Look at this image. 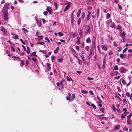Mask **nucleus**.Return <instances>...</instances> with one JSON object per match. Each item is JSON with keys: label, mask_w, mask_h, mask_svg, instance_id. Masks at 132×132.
<instances>
[{"label": "nucleus", "mask_w": 132, "mask_h": 132, "mask_svg": "<svg viewBox=\"0 0 132 132\" xmlns=\"http://www.w3.org/2000/svg\"><path fill=\"white\" fill-rule=\"evenodd\" d=\"M110 27L112 28H115L114 27V24L113 22H112L111 24Z\"/></svg>", "instance_id": "28"}, {"label": "nucleus", "mask_w": 132, "mask_h": 132, "mask_svg": "<svg viewBox=\"0 0 132 132\" xmlns=\"http://www.w3.org/2000/svg\"><path fill=\"white\" fill-rule=\"evenodd\" d=\"M123 129L124 131H127L128 130V128L126 127H124L123 128Z\"/></svg>", "instance_id": "48"}, {"label": "nucleus", "mask_w": 132, "mask_h": 132, "mask_svg": "<svg viewBox=\"0 0 132 132\" xmlns=\"http://www.w3.org/2000/svg\"><path fill=\"white\" fill-rule=\"evenodd\" d=\"M9 5V4L8 3H5V4L2 10V12L3 14L8 13L7 7Z\"/></svg>", "instance_id": "1"}, {"label": "nucleus", "mask_w": 132, "mask_h": 132, "mask_svg": "<svg viewBox=\"0 0 132 132\" xmlns=\"http://www.w3.org/2000/svg\"><path fill=\"white\" fill-rule=\"evenodd\" d=\"M57 34L60 37H61L63 35V34L62 33L60 32H58Z\"/></svg>", "instance_id": "29"}, {"label": "nucleus", "mask_w": 132, "mask_h": 132, "mask_svg": "<svg viewBox=\"0 0 132 132\" xmlns=\"http://www.w3.org/2000/svg\"><path fill=\"white\" fill-rule=\"evenodd\" d=\"M117 29L119 30H121V32H122V27L121 26H120V25H118L117 26Z\"/></svg>", "instance_id": "15"}, {"label": "nucleus", "mask_w": 132, "mask_h": 132, "mask_svg": "<svg viewBox=\"0 0 132 132\" xmlns=\"http://www.w3.org/2000/svg\"><path fill=\"white\" fill-rule=\"evenodd\" d=\"M91 42V40L90 39V38H87L86 40V42L87 43H90Z\"/></svg>", "instance_id": "31"}, {"label": "nucleus", "mask_w": 132, "mask_h": 132, "mask_svg": "<svg viewBox=\"0 0 132 132\" xmlns=\"http://www.w3.org/2000/svg\"><path fill=\"white\" fill-rule=\"evenodd\" d=\"M74 19V18L73 17L71 16L70 20L71 21V24L72 25L73 24Z\"/></svg>", "instance_id": "20"}, {"label": "nucleus", "mask_w": 132, "mask_h": 132, "mask_svg": "<svg viewBox=\"0 0 132 132\" xmlns=\"http://www.w3.org/2000/svg\"><path fill=\"white\" fill-rule=\"evenodd\" d=\"M112 108L113 109L114 111L115 112L116 111V108L115 107V106L114 105H112Z\"/></svg>", "instance_id": "44"}, {"label": "nucleus", "mask_w": 132, "mask_h": 132, "mask_svg": "<svg viewBox=\"0 0 132 132\" xmlns=\"http://www.w3.org/2000/svg\"><path fill=\"white\" fill-rule=\"evenodd\" d=\"M38 40L39 41H40V40H42L43 38V37L42 36H38Z\"/></svg>", "instance_id": "24"}, {"label": "nucleus", "mask_w": 132, "mask_h": 132, "mask_svg": "<svg viewBox=\"0 0 132 132\" xmlns=\"http://www.w3.org/2000/svg\"><path fill=\"white\" fill-rule=\"evenodd\" d=\"M113 54V52L112 51H110L108 55H112Z\"/></svg>", "instance_id": "60"}, {"label": "nucleus", "mask_w": 132, "mask_h": 132, "mask_svg": "<svg viewBox=\"0 0 132 132\" xmlns=\"http://www.w3.org/2000/svg\"><path fill=\"white\" fill-rule=\"evenodd\" d=\"M78 31L79 34L83 33L82 30L81 29H79Z\"/></svg>", "instance_id": "37"}, {"label": "nucleus", "mask_w": 132, "mask_h": 132, "mask_svg": "<svg viewBox=\"0 0 132 132\" xmlns=\"http://www.w3.org/2000/svg\"><path fill=\"white\" fill-rule=\"evenodd\" d=\"M8 13L3 14V18L5 20L7 21L8 20Z\"/></svg>", "instance_id": "5"}, {"label": "nucleus", "mask_w": 132, "mask_h": 132, "mask_svg": "<svg viewBox=\"0 0 132 132\" xmlns=\"http://www.w3.org/2000/svg\"><path fill=\"white\" fill-rule=\"evenodd\" d=\"M47 68H49V69H51V68L50 67L51 65L50 64H49L48 63H47Z\"/></svg>", "instance_id": "49"}, {"label": "nucleus", "mask_w": 132, "mask_h": 132, "mask_svg": "<svg viewBox=\"0 0 132 132\" xmlns=\"http://www.w3.org/2000/svg\"><path fill=\"white\" fill-rule=\"evenodd\" d=\"M24 60H21V63H20V65L21 67L23 66L25 64V63H24Z\"/></svg>", "instance_id": "21"}, {"label": "nucleus", "mask_w": 132, "mask_h": 132, "mask_svg": "<svg viewBox=\"0 0 132 132\" xmlns=\"http://www.w3.org/2000/svg\"><path fill=\"white\" fill-rule=\"evenodd\" d=\"M103 69H104L105 68V66L106 64V60L104 58L103 59Z\"/></svg>", "instance_id": "7"}, {"label": "nucleus", "mask_w": 132, "mask_h": 132, "mask_svg": "<svg viewBox=\"0 0 132 132\" xmlns=\"http://www.w3.org/2000/svg\"><path fill=\"white\" fill-rule=\"evenodd\" d=\"M47 50H40L39 51V52H42L43 54H47Z\"/></svg>", "instance_id": "25"}, {"label": "nucleus", "mask_w": 132, "mask_h": 132, "mask_svg": "<svg viewBox=\"0 0 132 132\" xmlns=\"http://www.w3.org/2000/svg\"><path fill=\"white\" fill-rule=\"evenodd\" d=\"M125 47H127L128 46H132V44H126L125 45Z\"/></svg>", "instance_id": "42"}, {"label": "nucleus", "mask_w": 132, "mask_h": 132, "mask_svg": "<svg viewBox=\"0 0 132 132\" xmlns=\"http://www.w3.org/2000/svg\"><path fill=\"white\" fill-rule=\"evenodd\" d=\"M58 62L59 63H62L63 62V59L62 58H59L57 59Z\"/></svg>", "instance_id": "23"}, {"label": "nucleus", "mask_w": 132, "mask_h": 132, "mask_svg": "<svg viewBox=\"0 0 132 132\" xmlns=\"http://www.w3.org/2000/svg\"><path fill=\"white\" fill-rule=\"evenodd\" d=\"M98 106L99 107H101L102 106V105L101 103V102L100 101L98 102Z\"/></svg>", "instance_id": "39"}, {"label": "nucleus", "mask_w": 132, "mask_h": 132, "mask_svg": "<svg viewBox=\"0 0 132 132\" xmlns=\"http://www.w3.org/2000/svg\"><path fill=\"white\" fill-rule=\"evenodd\" d=\"M48 13V12L47 11H44L43 12V14L45 16H47V14Z\"/></svg>", "instance_id": "41"}, {"label": "nucleus", "mask_w": 132, "mask_h": 132, "mask_svg": "<svg viewBox=\"0 0 132 132\" xmlns=\"http://www.w3.org/2000/svg\"><path fill=\"white\" fill-rule=\"evenodd\" d=\"M75 94H73L72 95L71 98V101H73L74 100V99H75Z\"/></svg>", "instance_id": "26"}, {"label": "nucleus", "mask_w": 132, "mask_h": 132, "mask_svg": "<svg viewBox=\"0 0 132 132\" xmlns=\"http://www.w3.org/2000/svg\"><path fill=\"white\" fill-rule=\"evenodd\" d=\"M81 92L83 94H87L88 93V92L87 91H86L84 90H81Z\"/></svg>", "instance_id": "33"}, {"label": "nucleus", "mask_w": 132, "mask_h": 132, "mask_svg": "<svg viewBox=\"0 0 132 132\" xmlns=\"http://www.w3.org/2000/svg\"><path fill=\"white\" fill-rule=\"evenodd\" d=\"M111 15L109 13H107L106 15V19H108L110 16Z\"/></svg>", "instance_id": "34"}, {"label": "nucleus", "mask_w": 132, "mask_h": 132, "mask_svg": "<svg viewBox=\"0 0 132 132\" xmlns=\"http://www.w3.org/2000/svg\"><path fill=\"white\" fill-rule=\"evenodd\" d=\"M120 126L119 125H118L116 126L114 128L115 130L119 129L120 128Z\"/></svg>", "instance_id": "27"}, {"label": "nucleus", "mask_w": 132, "mask_h": 132, "mask_svg": "<svg viewBox=\"0 0 132 132\" xmlns=\"http://www.w3.org/2000/svg\"><path fill=\"white\" fill-rule=\"evenodd\" d=\"M122 84L124 85H125L126 84V82L125 80H122Z\"/></svg>", "instance_id": "57"}, {"label": "nucleus", "mask_w": 132, "mask_h": 132, "mask_svg": "<svg viewBox=\"0 0 132 132\" xmlns=\"http://www.w3.org/2000/svg\"><path fill=\"white\" fill-rule=\"evenodd\" d=\"M54 5L55 7V10H57L58 7V5L57 2H54Z\"/></svg>", "instance_id": "19"}, {"label": "nucleus", "mask_w": 132, "mask_h": 132, "mask_svg": "<svg viewBox=\"0 0 132 132\" xmlns=\"http://www.w3.org/2000/svg\"><path fill=\"white\" fill-rule=\"evenodd\" d=\"M0 30L2 32L3 35H6L7 30L3 26L0 27Z\"/></svg>", "instance_id": "2"}, {"label": "nucleus", "mask_w": 132, "mask_h": 132, "mask_svg": "<svg viewBox=\"0 0 132 132\" xmlns=\"http://www.w3.org/2000/svg\"><path fill=\"white\" fill-rule=\"evenodd\" d=\"M22 29L24 31V32H28V30L25 28H22Z\"/></svg>", "instance_id": "55"}, {"label": "nucleus", "mask_w": 132, "mask_h": 132, "mask_svg": "<svg viewBox=\"0 0 132 132\" xmlns=\"http://www.w3.org/2000/svg\"><path fill=\"white\" fill-rule=\"evenodd\" d=\"M126 95L128 97H130V94L129 92L126 93Z\"/></svg>", "instance_id": "38"}, {"label": "nucleus", "mask_w": 132, "mask_h": 132, "mask_svg": "<svg viewBox=\"0 0 132 132\" xmlns=\"http://www.w3.org/2000/svg\"><path fill=\"white\" fill-rule=\"evenodd\" d=\"M104 109L103 108H101L100 109V111L102 112L103 113H104Z\"/></svg>", "instance_id": "36"}, {"label": "nucleus", "mask_w": 132, "mask_h": 132, "mask_svg": "<svg viewBox=\"0 0 132 132\" xmlns=\"http://www.w3.org/2000/svg\"><path fill=\"white\" fill-rule=\"evenodd\" d=\"M68 95L66 97V100H69V101H70V97L71 96V94L70 93L68 94Z\"/></svg>", "instance_id": "12"}, {"label": "nucleus", "mask_w": 132, "mask_h": 132, "mask_svg": "<svg viewBox=\"0 0 132 132\" xmlns=\"http://www.w3.org/2000/svg\"><path fill=\"white\" fill-rule=\"evenodd\" d=\"M59 49V47H57L56 49L54 50V53L55 54L57 53Z\"/></svg>", "instance_id": "17"}, {"label": "nucleus", "mask_w": 132, "mask_h": 132, "mask_svg": "<svg viewBox=\"0 0 132 132\" xmlns=\"http://www.w3.org/2000/svg\"><path fill=\"white\" fill-rule=\"evenodd\" d=\"M51 61H52V62H53V60L55 58V57L54 56V55H52L51 56Z\"/></svg>", "instance_id": "45"}, {"label": "nucleus", "mask_w": 132, "mask_h": 132, "mask_svg": "<svg viewBox=\"0 0 132 132\" xmlns=\"http://www.w3.org/2000/svg\"><path fill=\"white\" fill-rule=\"evenodd\" d=\"M90 25H88L87 26V28L86 29V31L85 32L87 33H90Z\"/></svg>", "instance_id": "10"}, {"label": "nucleus", "mask_w": 132, "mask_h": 132, "mask_svg": "<svg viewBox=\"0 0 132 132\" xmlns=\"http://www.w3.org/2000/svg\"><path fill=\"white\" fill-rule=\"evenodd\" d=\"M114 70H118V67L117 65H116L114 67Z\"/></svg>", "instance_id": "40"}, {"label": "nucleus", "mask_w": 132, "mask_h": 132, "mask_svg": "<svg viewBox=\"0 0 132 132\" xmlns=\"http://www.w3.org/2000/svg\"><path fill=\"white\" fill-rule=\"evenodd\" d=\"M70 5L71 3L70 2H69L67 3V4L64 10V12H65V11L68 10L70 6Z\"/></svg>", "instance_id": "4"}, {"label": "nucleus", "mask_w": 132, "mask_h": 132, "mask_svg": "<svg viewBox=\"0 0 132 132\" xmlns=\"http://www.w3.org/2000/svg\"><path fill=\"white\" fill-rule=\"evenodd\" d=\"M32 60L34 62H36L37 60V59L35 57H33L32 58Z\"/></svg>", "instance_id": "64"}, {"label": "nucleus", "mask_w": 132, "mask_h": 132, "mask_svg": "<svg viewBox=\"0 0 132 132\" xmlns=\"http://www.w3.org/2000/svg\"><path fill=\"white\" fill-rule=\"evenodd\" d=\"M11 50L12 51H13V52H15V49L14 47L13 46H11Z\"/></svg>", "instance_id": "43"}, {"label": "nucleus", "mask_w": 132, "mask_h": 132, "mask_svg": "<svg viewBox=\"0 0 132 132\" xmlns=\"http://www.w3.org/2000/svg\"><path fill=\"white\" fill-rule=\"evenodd\" d=\"M123 110L124 111V113H127V110L126 108H123Z\"/></svg>", "instance_id": "46"}, {"label": "nucleus", "mask_w": 132, "mask_h": 132, "mask_svg": "<svg viewBox=\"0 0 132 132\" xmlns=\"http://www.w3.org/2000/svg\"><path fill=\"white\" fill-rule=\"evenodd\" d=\"M117 5L118 6V8L119 9V10H121L122 9V8L121 6L119 4H118Z\"/></svg>", "instance_id": "58"}, {"label": "nucleus", "mask_w": 132, "mask_h": 132, "mask_svg": "<svg viewBox=\"0 0 132 132\" xmlns=\"http://www.w3.org/2000/svg\"><path fill=\"white\" fill-rule=\"evenodd\" d=\"M99 9H97V17L98 18L99 16Z\"/></svg>", "instance_id": "61"}, {"label": "nucleus", "mask_w": 132, "mask_h": 132, "mask_svg": "<svg viewBox=\"0 0 132 132\" xmlns=\"http://www.w3.org/2000/svg\"><path fill=\"white\" fill-rule=\"evenodd\" d=\"M94 38H95V40H94V41H93V40L92 41V47H91L93 49L95 47V37H94Z\"/></svg>", "instance_id": "13"}, {"label": "nucleus", "mask_w": 132, "mask_h": 132, "mask_svg": "<svg viewBox=\"0 0 132 132\" xmlns=\"http://www.w3.org/2000/svg\"><path fill=\"white\" fill-rule=\"evenodd\" d=\"M81 9H78V13L77 15V17H78L80 16L81 12Z\"/></svg>", "instance_id": "14"}, {"label": "nucleus", "mask_w": 132, "mask_h": 132, "mask_svg": "<svg viewBox=\"0 0 132 132\" xmlns=\"http://www.w3.org/2000/svg\"><path fill=\"white\" fill-rule=\"evenodd\" d=\"M80 43V38L79 37H77L76 41V44L78 45Z\"/></svg>", "instance_id": "18"}, {"label": "nucleus", "mask_w": 132, "mask_h": 132, "mask_svg": "<svg viewBox=\"0 0 132 132\" xmlns=\"http://www.w3.org/2000/svg\"><path fill=\"white\" fill-rule=\"evenodd\" d=\"M127 48H125L123 50V53H125L126 51L127 50Z\"/></svg>", "instance_id": "59"}, {"label": "nucleus", "mask_w": 132, "mask_h": 132, "mask_svg": "<svg viewBox=\"0 0 132 132\" xmlns=\"http://www.w3.org/2000/svg\"><path fill=\"white\" fill-rule=\"evenodd\" d=\"M102 49L105 51H106L108 49V48L105 45H103L101 47Z\"/></svg>", "instance_id": "11"}, {"label": "nucleus", "mask_w": 132, "mask_h": 132, "mask_svg": "<svg viewBox=\"0 0 132 132\" xmlns=\"http://www.w3.org/2000/svg\"><path fill=\"white\" fill-rule=\"evenodd\" d=\"M27 51H26V52L27 53L29 54L30 53V50L29 48V47H27Z\"/></svg>", "instance_id": "35"}, {"label": "nucleus", "mask_w": 132, "mask_h": 132, "mask_svg": "<svg viewBox=\"0 0 132 132\" xmlns=\"http://www.w3.org/2000/svg\"><path fill=\"white\" fill-rule=\"evenodd\" d=\"M91 12L90 11H89L88 12V15L86 16V19L87 21H88L90 19V15L91 14Z\"/></svg>", "instance_id": "6"}, {"label": "nucleus", "mask_w": 132, "mask_h": 132, "mask_svg": "<svg viewBox=\"0 0 132 132\" xmlns=\"http://www.w3.org/2000/svg\"><path fill=\"white\" fill-rule=\"evenodd\" d=\"M118 51L119 52H120L121 51L122 48L121 47H118Z\"/></svg>", "instance_id": "50"}, {"label": "nucleus", "mask_w": 132, "mask_h": 132, "mask_svg": "<svg viewBox=\"0 0 132 132\" xmlns=\"http://www.w3.org/2000/svg\"><path fill=\"white\" fill-rule=\"evenodd\" d=\"M91 106L94 109H96V107L95 105L93 104H91Z\"/></svg>", "instance_id": "47"}, {"label": "nucleus", "mask_w": 132, "mask_h": 132, "mask_svg": "<svg viewBox=\"0 0 132 132\" xmlns=\"http://www.w3.org/2000/svg\"><path fill=\"white\" fill-rule=\"evenodd\" d=\"M37 43L39 44H40L41 45H43L45 44V43L43 42H38Z\"/></svg>", "instance_id": "52"}, {"label": "nucleus", "mask_w": 132, "mask_h": 132, "mask_svg": "<svg viewBox=\"0 0 132 132\" xmlns=\"http://www.w3.org/2000/svg\"><path fill=\"white\" fill-rule=\"evenodd\" d=\"M81 58L84 61H85L84 56L83 54H81Z\"/></svg>", "instance_id": "56"}, {"label": "nucleus", "mask_w": 132, "mask_h": 132, "mask_svg": "<svg viewBox=\"0 0 132 132\" xmlns=\"http://www.w3.org/2000/svg\"><path fill=\"white\" fill-rule=\"evenodd\" d=\"M81 21V19L80 18H79L77 21V23L78 25H79L80 24Z\"/></svg>", "instance_id": "32"}, {"label": "nucleus", "mask_w": 132, "mask_h": 132, "mask_svg": "<svg viewBox=\"0 0 132 132\" xmlns=\"http://www.w3.org/2000/svg\"><path fill=\"white\" fill-rule=\"evenodd\" d=\"M132 116V113H130V114L127 117V122L128 123L129 120H130L131 119V117Z\"/></svg>", "instance_id": "8"}, {"label": "nucleus", "mask_w": 132, "mask_h": 132, "mask_svg": "<svg viewBox=\"0 0 132 132\" xmlns=\"http://www.w3.org/2000/svg\"><path fill=\"white\" fill-rule=\"evenodd\" d=\"M52 9L51 7L48 6L46 8V10L48 11V12H50V11H52Z\"/></svg>", "instance_id": "16"}, {"label": "nucleus", "mask_w": 132, "mask_h": 132, "mask_svg": "<svg viewBox=\"0 0 132 132\" xmlns=\"http://www.w3.org/2000/svg\"><path fill=\"white\" fill-rule=\"evenodd\" d=\"M85 13L84 12L82 13V14L81 18L82 19H84L85 17Z\"/></svg>", "instance_id": "53"}, {"label": "nucleus", "mask_w": 132, "mask_h": 132, "mask_svg": "<svg viewBox=\"0 0 132 132\" xmlns=\"http://www.w3.org/2000/svg\"><path fill=\"white\" fill-rule=\"evenodd\" d=\"M125 54H120V56L121 58L123 59L124 57Z\"/></svg>", "instance_id": "30"}, {"label": "nucleus", "mask_w": 132, "mask_h": 132, "mask_svg": "<svg viewBox=\"0 0 132 132\" xmlns=\"http://www.w3.org/2000/svg\"><path fill=\"white\" fill-rule=\"evenodd\" d=\"M20 42L23 44V45H25V43L21 39H20Z\"/></svg>", "instance_id": "51"}, {"label": "nucleus", "mask_w": 132, "mask_h": 132, "mask_svg": "<svg viewBox=\"0 0 132 132\" xmlns=\"http://www.w3.org/2000/svg\"><path fill=\"white\" fill-rule=\"evenodd\" d=\"M56 84H57V86L58 87H59L60 86V82L59 83V82H57L56 83Z\"/></svg>", "instance_id": "63"}, {"label": "nucleus", "mask_w": 132, "mask_h": 132, "mask_svg": "<svg viewBox=\"0 0 132 132\" xmlns=\"http://www.w3.org/2000/svg\"><path fill=\"white\" fill-rule=\"evenodd\" d=\"M125 70V68L123 67H121L119 69L120 71L122 73L124 72V71Z\"/></svg>", "instance_id": "9"}, {"label": "nucleus", "mask_w": 132, "mask_h": 132, "mask_svg": "<svg viewBox=\"0 0 132 132\" xmlns=\"http://www.w3.org/2000/svg\"><path fill=\"white\" fill-rule=\"evenodd\" d=\"M45 40H47L48 43L50 42V40L47 37H46L45 38Z\"/></svg>", "instance_id": "62"}, {"label": "nucleus", "mask_w": 132, "mask_h": 132, "mask_svg": "<svg viewBox=\"0 0 132 132\" xmlns=\"http://www.w3.org/2000/svg\"><path fill=\"white\" fill-rule=\"evenodd\" d=\"M12 35H15V36H13L12 37V38H14L15 39H18V36L17 35H14V34H13Z\"/></svg>", "instance_id": "22"}, {"label": "nucleus", "mask_w": 132, "mask_h": 132, "mask_svg": "<svg viewBox=\"0 0 132 132\" xmlns=\"http://www.w3.org/2000/svg\"><path fill=\"white\" fill-rule=\"evenodd\" d=\"M75 48L77 50H78V51H79V46H76L75 47Z\"/></svg>", "instance_id": "54"}, {"label": "nucleus", "mask_w": 132, "mask_h": 132, "mask_svg": "<svg viewBox=\"0 0 132 132\" xmlns=\"http://www.w3.org/2000/svg\"><path fill=\"white\" fill-rule=\"evenodd\" d=\"M35 20L36 21V23L37 24V25L39 27H40L41 26V21L39 20L37 18L36 16L35 17Z\"/></svg>", "instance_id": "3"}]
</instances>
